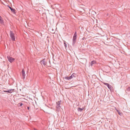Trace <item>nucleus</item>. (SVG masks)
<instances>
[{"label":"nucleus","mask_w":130,"mask_h":130,"mask_svg":"<svg viewBox=\"0 0 130 130\" xmlns=\"http://www.w3.org/2000/svg\"><path fill=\"white\" fill-rule=\"evenodd\" d=\"M76 37H77V33H76V32L75 31V32L74 33V34L73 38V42H72V45H74V44H75L76 41Z\"/></svg>","instance_id":"nucleus-1"},{"label":"nucleus","mask_w":130,"mask_h":130,"mask_svg":"<svg viewBox=\"0 0 130 130\" xmlns=\"http://www.w3.org/2000/svg\"><path fill=\"white\" fill-rule=\"evenodd\" d=\"M10 35L12 40L14 41L15 38V36L14 33L12 31H10Z\"/></svg>","instance_id":"nucleus-2"},{"label":"nucleus","mask_w":130,"mask_h":130,"mask_svg":"<svg viewBox=\"0 0 130 130\" xmlns=\"http://www.w3.org/2000/svg\"><path fill=\"white\" fill-rule=\"evenodd\" d=\"M103 84L107 86V87H108V88L111 91H113V87L111 86L109 84L107 83H104Z\"/></svg>","instance_id":"nucleus-3"},{"label":"nucleus","mask_w":130,"mask_h":130,"mask_svg":"<svg viewBox=\"0 0 130 130\" xmlns=\"http://www.w3.org/2000/svg\"><path fill=\"white\" fill-rule=\"evenodd\" d=\"M111 39L110 38H107V40L105 41V42L104 43L107 45H110L109 43L111 42Z\"/></svg>","instance_id":"nucleus-4"},{"label":"nucleus","mask_w":130,"mask_h":130,"mask_svg":"<svg viewBox=\"0 0 130 130\" xmlns=\"http://www.w3.org/2000/svg\"><path fill=\"white\" fill-rule=\"evenodd\" d=\"M7 58L8 61L11 63L14 61L15 59L9 56H7Z\"/></svg>","instance_id":"nucleus-5"},{"label":"nucleus","mask_w":130,"mask_h":130,"mask_svg":"<svg viewBox=\"0 0 130 130\" xmlns=\"http://www.w3.org/2000/svg\"><path fill=\"white\" fill-rule=\"evenodd\" d=\"M62 101L61 100L59 101L56 102L57 106L56 108H57L60 109L61 107L60 104L61 103Z\"/></svg>","instance_id":"nucleus-6"},{"label":"nucleus","mask_w":130,"mask_h":130,"mask_svg":"<svg viewBox=\"0 0 130 130\" xmlns=\"http://www.w3.org/2000/svg\"><path fill=\"white\" fill-rule=\"evenodd\" d=\"M86 62L87 59L85 58H82L80 60V62L84 64H86Z\"/></svg>","instance_id":"nucleus-7"},{"label":"nucleus","mask_w":130,"mask_h":130,"mask_svg":"<svg viewBox=\"0 0 130 130\" xmlns=\"http://www.w3.org/2000/svg\"><path fill=\"white\" fill-rule=\"evenodd\" d=\"M40 63L42 65L43 64L44 66L46 65L47 64V62L46 61L45 59H43V60H41L40 61Z\"/></svg>","instance_id":"nucleus-8"},{"label":"nucleus","mask_w":130,"mask_h":130,"mask_svg":"<svg viewBox=\"0 0 130 130\" xmlns=\"http://www.w3.org/2000/svg\"><path fill=\"white\" fill-rule=\"evenodd\" d=\"M13 90L10 89L8 90V91H4L5 92H7L9 93H11L13 92Z\"/></svg>","instance_id":"nucleus-9"},{"label":"nucleus","mask_w":130,"mask_h":130,"mask_svg":"<svg viewBox=\"0 0 130 130\" xmlns=\"http://www.w3.org/2000/svg\"><path fill=\"white\" fill-rule=\"evenodd\" d=\"M4 23V21L2 17L0 16V23L3 24Z\"/></svg>","instance_id":"nucleus-10"},{"label":"nucleus","mask_w":130,"mask_h":130,"mask_svg":"<svg viewBox=\"0 0 130 130\" xmlns=\"http://www.w3.org/2000/svg\"><path fill=\"white\" fill-rule=\"evenodd\" d=\"M22 75L23 76V77L24 78L25 76V72L24 71L23 69L22 70Z\"/></svg>","instance_id":"nucleus-11"},{"label":"nucleus","mask_w":130,"mask_h":130,"mask_svg":"<svg viewBox=\"0 0 130 130\" xmlns=\"http://www.w3.org/2000/svg\"><path fill=\"white\" fill-rule=\"evenodd\" d=\"M64 79H66L67 80H69L70 79H71L72 78V77H71V76L69 77L68 76H65L64 77Z\"/></svg>","instance_id":"nucleus-12"},{"label":"nucleus","mask_w":130,"mask_h":130,"mask_svg":"<svg viewBox=\"0 0 130 130\" xmlns=\"http://www.w3.org/2000/svg\"><path fill=\"white\" fill-rule=\"evenodd\" d=\"M77 76L76 74L75 73H73L71 76L72 78L73 77H75Z\"/></svg>","instance_id":"nucleus-13"},{"label":"nucleus","mask_w":130,"mask_h":130,"mask_svg":"<svg viewBox=\"0 0 130 130\" xmlns=\"http://www.w3.org/2000/svg\"><path fill=\"white\" fill-rule=\"evenodd\" d=\"M84 108H83H83H78V111L81 112L82 110L84 109Z\"/></svg>","instance_id":"nucleus-14"},{"label":"nucleus","mask_w":130,"mask_h":130,"mask_svg":"<svg viewBox=\"0 0 130 130\" xmlns=\"http://www.w3.org/2000/svg\"><path fill=\"white\" fill-rule=\"evenodd\" d=\"M9 7L10 8V9L11 10V11H12L13 12H14V11H15L14 9L12 8H11V7Z\"/></svg>","instance_id":"nucleus-15"},{"label":"nucleus","mask_w":130,"mask_h":130,"mask_svg":"<svg viewBox=\"0 0 130 130\" xmlns=\"http://www.w3.org/2000/svg\"><path fill=\"white\" fill-rule=\"evenodd\" d=\"M66 42L65 41H64V46H65V47L66 48L67 47V44L66 43Z\"/></svg>","instance_id":"nucleus-16"},{"label":"nucleus","mask_w":130,"mask_h":130,"mask_svg":"<svg viewBox=\"0 0 130 130\" xmlns=\"http://www.w3.org/2000/svg\"><path fill=\"white\" fill-rule=\"evenodd\" d=\"M117 111L119 115L121 116L122 113H121V112L118 110H117Z\"/></svg>","instance_id":"nucleus-17"},{"label":"nucleus","mask_w":130,"mask_h":130,"mask_svg":"<svg viewBox=\"0 0 130 130\" xmlns=\"http://www.w3.org/2000/svg\"><path fill=\"white\" fill-rule=\"evenodd\" d=\"M95 63V61H91V66H92V65H93V64H94V63Z\"/></svg>","instance_id":"nucleus-18"},{"label":"nucleus","mask_w":130,"mask_h":130,"mask_svg":"<svg viewBox=\"0 0 130 130\" xmlns=\"http://www.w3.org/2000/svg\"><path fill=\"white\" fill-rule=\"evenodd\" d=\"M126 90L128 91H130V87L127 88Z\"/></svg>","instance_id":"nucleus-19"},{"label":"nucleus","mask_w":130,"mask_h":130,"mask_svg":"<svg viewBox=\"0 0 130 130\" xmlns=\"http://www.w3.org/2000/svg\"><path fill=\"white\" fill-rule=\"evenodd\" d=\"M22 105H23V104H22V103H21V104H20V106H22Z\"/></svg>","instance_id":"nucleus-20"},{"label":"nucleus","mask_w":130,"mask_h":130,"mask_svg":"<svg viewBox=\"0 0 130 130\" xmlns=\"http://www.w3.org/2000/svg\"><path fill=\"white\" fill-rule=\"evenodd\" d=\"M27 108H28V110H29V107H27Z\"/></svg>","instance_id":"nucleus-21"},{"label":"nucleus","mask_w":130,"mask_h":130,"mask_svg":"<svg viewBox=\"0 0 130 130\" xmlns=\"http://www.w3.org/2000/svg\"><path fill=\"white\" fill-rule=\"evenodd\" d=\"M85 38H83L82 39L83 40H84V39Z\"/></svg>","instance_id":"nucleus-22"}]
</instances>
